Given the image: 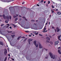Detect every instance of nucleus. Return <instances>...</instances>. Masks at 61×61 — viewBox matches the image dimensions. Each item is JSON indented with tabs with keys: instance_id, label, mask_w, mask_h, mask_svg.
I'll return each mask as SVG.
<instances>
[{
	"instance_id": "3c124183",
	"label": "nucleus",
	"mask_w": 61,
	"mask_h": 61,
	"mask_svg": "<svg viewBox=\"0 0 61 61\" xmlns=\"http://www.w3.org/2000/svg\"><path fill=\"white\" fill-rule=\"evenodd\" d=\"M10 16V19H11V16Z\"/></svg>"
},
{
	"instance_id": "2f4dec72",
	"label": "nucleus",
	"mask_w": 61,
	"mask_h": 61,
	"mask_svg": "<svg viewBox=\"0 0 61 61\" xmlns=\"http://www.w3.org/2000/svg\"><path fill=\"white\" fill-rule=\"evenodd\" d=\"M48 57V56H47L46 57H45V58H46V59H47Z\"/></svg>"
},
{
	"instance_id": "20e7f679",
	"label": "nucleus",
	"mask_w": 61,
	"mask_h": 61,
	"mask_svg": "<svg viewBox=\"0 0 61 61\" xmlns=\"http://www.w3.org/2000/svg\"><path fill=\"white\" fill-rule=\"evenodd\" d=\"M34 44V45L36 46V47H38V45L36 44V41H35L33 42Z\"/></svg>"
},
{
	"instance_id": "4be33fe9",
	"label": "nucleus",
	"mask_w": 61,
	"mask_h": 61,
	"mask_svg": "<svg viewBox=\"0 0 61 61\" xmlns=\"http://www.w3.org/2000/svg\"><path fill=\"white\" fill-rule=\"evenodd\" d=\"M46 26H45L44 28L43 29V30H46Z\"/></svg>"
},
{
	"instance_id": "f257e3e1",
	"label": "nucleus",
	"mask_w": 61,
	"mask_h": 61,
	"mask_svg": "<svg viewBox=\"0 0 61 61\" xmlns=\"http://www.w3.org/2000/svg\"><path fill=\"white\" fill-rule=\"evenodd\" d=\"M1 1H2L3 2H7V3H8L9 2H10L12 1L13 2L14 1H15V0H0Z\"/></svg>"
},
{
	"instance_id": "864d4df0",
	"label": "nucleus",
	"mask_w": 61,
	"mask_h": 61,
	"mask_svg": "<svg viewBox=\"0 0 61 61\" xmlns=\"http://www.w3.org/2000/svg\"><path fill=\"white\" fill-rule=\"evenodd\" d=\"M22 20V19L21 18H20V21L21 20Z\"/></svg>"
},
{
	"instance_id": "0e129e2a",
	"label": "nucleus",
	"mask_w": 61,
	"mask_h": 61,
	"mask_svg": "<svg viewBox=\"0 0 61 61\" xmlns=\"http://www.w3.org/2000/svg\"><path fill=\"white\" fill-rule=\"evenodd\" d=\"M9 26H7L6 27V28H8V27H9Z\"/></svg>"
},
{
	"instance_id": "774afa93",
	"label": "nucleus",
	"mask_w": 61,
	"mask_h": 61,
	"mask_svg": "<svg viewBox=\"0 0 61 61\" xmlns=\"http://www.w3.org/2000/svg\"><path fill=\"white\" fill-rule=\"evenodd\" d=\"M19 17H22V16H21V15H19Z\"/></svg>"
},
{
	"instance_id": "37998d69",
	"label": "nucleus",
	"mask_w": 61,
	"mask_h": 61,
	"mask_svg": "<svg viewBox=\"0 0 61 61\" xmlns=\"http://www.w3.org/2000/svg\"><path fill=\"white\" fill-rule=\"evenodd\" d=\"M41 2H44V0H42L41 1Z\"/></svg>"
},
{
	"instance_id": "412c9836",
	"label": "nucleus",
	"mask_w": 61,
	"mask_h": 61,
	"mask_svg": "<svg viewBox=\"0 0 61 61\" xmlns=\"http://www.w3.org/2000/svg\"><path fill=\"white\" fill-rule=\"evenodd\" d=\"M6 59H7V57H6L5 58L4 61H6Z\"/></svg>"
},
{
	"instance_id": "aec40b11",
	"label": "nucleus",
	"mask_w": 61,
	"mask_h": 61,
	"mask_svg": "<svg viewBox=\"0 0 61 61\" xmlns=\"http://www.w3.org/2000/svg\"><path fill=\"white\" fill-rule=\"evenodd\" d=\"M31 22H35V20H31Z\"/></svg>"
},
{
	"instance_id": "b1692460",
	"label": "nucleus",
	"mask_w": 61,
	"mask_h": 61,
	"mask_svg": "<svg viewBox=\"0 0 61 61\" xmlns=\"http://www.w3.org/2000/svg\"><path fill=\"white\" fill-rule=\"evenodd\" d=\"M57 32H59V31H60V29H59V28L58 29V30H57Z\"/></svg>"
},
{
	"instance_id": "ea45409f",
	"label": "nucleus",
	"mask_w": 61,
	"mask_h": 61,
	"mask_svg": "<svg viewBox=\"0 0 61 61\" xmlns=\"http://www.w3.org/2000/svg\"><path fill=\"white\" fill-rule=\"evenodd\" d=\"M39 35L40 36H42V35L40 34H39Z\"/></svg>"
},
{
	"instance_id": "39448f33",
	"label": "nucleus",
	"mask_w": 61,
	"mask_h": 61,
	"mask_svg": "<svg viewBox=\"0 0 61 61\" xmlns=\"http://www.w3.org/2000/svg\"><path fill=\"white\" fill-rule=\"evenodd\" d=\"M33 39H29L28 40V42L29 44V45H30V42L33 41Z\"/></svg>"
},
{
	"instance_id": "680f3d73",
	"label": "nucleus",
	"mask_w": 61,
	"mask_h": 61,
	"mask_svg": "<svg viewBox=\"0 0 61 61\" xmlns=\"http://www.w3.org/2000/svg\"><path fill=\"white\" fill-rule=\"evenodd\" d=\"M52 28H53V29H54V28H55V27H52Z\"/></svg>"
},
{
	"instance_id": "4c0bfd02",
	"label": "nucleus",
	"mask_w": 61,
	"mask_h": 61,
	"mask_svg": "<svg viewBox=\"0 0 61 61\" xmlns=\"http://www.w3.org/2000/svg\"><path fill=\"white\" fill-rule=\"evenodd\" d=\"M14 18H15V17H16V16L14 15L13 16Z\"/></svg>"
},
{
	"instance_id": "5701e85b",
	"label": "nucleus",
	"mask_w": 61,
	"mask_h": 61,
	"mask_svg": "<svg viewBox=\"0 0 61 61\" xmlns=\"http://www.w3.org/2000/svg\"><path fill=\"white\" fill-rule=\"evenodd\" d=\"M17 20H18V18H15V21H17Z\"/></svg>"
},
{
	"instance_id": "c756f323",
	"label": "nucleus",
	"mask_w": 61,
	"mask_h": 61,
	"mask_svg": "<svg viewBox=\"0 0 61 61\" xmlns=\"http://www.w3.org/2000/svg\"><path fill=\"white\" fill-rule=\"evenodd\" d=\"M25 32H26V33H29V31H25Z\"/></svg>"
},
{
	"instance_id": "8fccbe9b",
	"label": "nucleus",
	"mask_w": 61,
	"mask_h": 61,
	"mask_svg": "<svg viewBox=\"0 0 61 61\" xmlns=\"http://www.w3.org/2000/svg\"><path fill=\"white\" fill-rule=\"evenodd\" d=\"M24 3H25V2H23L22 4V5H23V4H24Z\"/></svg>"
},
{
	"instance_id": "4468645a",
	"label": "nucleus",
	"mask_w": 61,
	"mask_h": 61,
	"mask_svg": "<svg viewBox=\"0 0 61 61\" xmlns=\"http://www.w3.org/2000/svg\"><path fill=\"white\" fill-rule=\"evenodd\" d=\"M57 14L58 15H60L61 14V12H60L58 11L57 12Z\"/></svg>"
},
{
	"instance_id": "de8ad7c7",
	"label": "nucleus",
	"mask_w": 61,
	"mask_h": 61,
	"mask_svg": "<svg viewBox=\"0 0 61 61\" xmlns=\"http://www.w3.org/2000/svg\"><path fill=\"white\" fill-rule=\"evenodd\" d=\"M49 36L50 37V38H52V36Z\"/></svg>"
},
{
	"instance_id": "09e8293b",
	"label": "nucleus",
	"mask_w": 61,
	"mask_h": 61,
	"mask_svg": "<svg viewBox=\"0 0 61 61\" xmlns=\"http://www.w3.org/2000/svg\"><path fill=\"white\" fill-rule=\"evenodd\" d=\"M15 27H16V25H15L14 26V28H15Z\"/></svg>"
},
{
	"instance_id": "f8f14e48",
	"label": "nucleus",
	"mask_w": 61,
	"mask_h": 61,
	"mask_svg": "<svg viewBox=\"0 0 61 61\" xmlns=\"http://www.w3.org/2000/svg\"><path fill=\"white\" fill-rule=\"evenodd\" d=\"M0 44L1 45H2V46H3V45H4L3 43L1 41L0 42Z\"/></svg>"
},
{
	"instance_id": "393cba45",
	"label": "nucleus",
	"mask_w": 61,
	"mask_h": 61,
	"mask_svg": "<svg viewBox=\"0 0 61 61\" xmlns=\"http://www.w3.org/2000/svg\"><path fill=\"white\" fill-rule=\"evenodd\" d=\"M50 43L51 44V45H53V42L51 41L50 42Z\"/></svg>"
},
{
	"instance_id": "6e6d98bb",
	"label": "nucleus",
	"mask_w": 61,
	"mask_h": 61,
	"mask_svg": "<svg viewBox=\"0 0 61 61\" xmlns=\"http://www.w3.org/2000/svg\"><path fill=\"white\" fill-rule=\"evenodd\" d=\"M58 29V27H57L56 28V30H57Z\"/></svg>"
},
{
	"instance_id": "7c9ffc66",
	"label": "nucleus",
	"mask_w": 61,
	"mask_h": 61,
	"mask_svg": "<svg viewBox=\"0 0 61 61\" xmlns=\"http://www.w3.org/2000/svg\"><path fill=\"white\" fill-rule=\"evenodd\" d=\"M26 39H25L23 41V42H25L26 41Z\"/></svg>"
},
{
	"instance_id": "72a5a7b5",
	"label": "nucleus",
	"mask_w": 61,
	"mask_h": 61,
	"mask_svg": "<svg viewBox=\"0 0 61 61\" xmlns=\"http://www.w3.org/2000/svg\"><path fill=\"white\" fill-rule=\"evenodd\" d=\"M51 6H52V8H54V6H53V5H51Z\"/></svg>"
},
{
	"instance_id": "6e6552de",
	"label": "nucleus",
	"mask_w": 61,
	"mask_h": 61,
	"mask_svg": "<svg viewBox=\"0 0 61 61\" xmlns=\"http://www.w3.org/2000/svg\"><path fill=\"white\" fill-rule=\"evenodd\" d=\"M3 17L4 19H6V16H5L4 15H3Z\"/></svg>"
},
{
	"instance_id": "2eb2a0df",
	"label": "nucleus",
	"mask_w": 61,
	"mask_h": 61,
	"mask_svg": "<svg viewBox=\"0 0 61 61\" xmlns=\"http://www.w3.org/2000/svg\"><path fill=\"white\" fill-rule=\"evenodd\" d=\"M22 17L23 18H24V19H25V20H26V21H27V19H26V18H25V17L23 16V17Z\"/></svg>"
},
{
	"instance_id": "1a4fd4ad",
	"label": "nucleus",
	"mask_w": 61,
	"mask_h": 61,
	"mask_svg": "<svg viewBox=\"0 0 61 61\" xmlns=\"http://www.w3.org/2000/svg\"><path fill=\"white\" fill-rule=\"evenodd\" d=\"M46 39L47 40H50V38H49V37H47L46 38Z\"/></svg>"
},
{
	"instance_id": "4d7b16f0",
	"label": "nucleus",
	"mask_w": 61,
	"mask_h": 61,
	"mask_svg": "<svg viewBox=\"0 0 61 61\" xmlns=\"http://www.w3.org/2000/svg\"><path fill=\"white\" fill-rule=\"evenodd\" d=\"M37 6H39V4H37Z\"/></svg>"
},
{
	"instance_id": "9d476101",
	"label": "nucleus",
	"mask_w": 61,
	"mask_h": 61,
	"mask_svg": "<svg viewBox=\"0 0 61 61\" xmlns=\"http://www.w3.org/2000/svg\"><path fill=\"white\" fill-rule=\"evenodd\" d=\"M36 32V31H35L34 32V33L35 34V35H37L38 34V32H37V33Z\"/></svg>"
},
{
	"instance_id": "f704fd0d",
	"label": "nucleus",
	"mask_w": 61,
	"mask_h": 61,
	"mask_svg": "<svg viewBox=\"0 0 61 61\" xmlns=\"http://www.w3.org/2000/svg\"><path fill=\"white\" fill-rule=\"evenodd\" d=\"M50 1H48V4H50Z\"/></svg>"
},
{
	"instance_id": "a211bd4d",
	"label": "nucleus",
	"mask_w": 61,
	"mask_h": 61,
	"mask_svg": "<svg viewBox=\"0 0 61 61\" xmlns=\"http://www.w3.org/2000/svg\"><path fill=\"white\" fill-rule=\"evenodd\" d=\"M22 36H20L18 37V38H17V40H18L20 38H21Z\"/></svg>"
},
{
	"instance_id": "58836bf2",
	"label": "nucleus",
	"mask_w": 61,
	"mask_h": 61,
	"mask_svg": "<svg viewBox=\"0 0 61 61\" xmlns=\"http://www.w3.org/2000/svg\"><path fill=\"white\" fill-rule=\"evenodd\" d=\"M11 59L13 60V61H15V60L13 58H11Z\"/></svg>"
},
{
	"instance_id": "bf43d9fd",
	"label": "nucleus",
	"mask_w": 61,
	"mask_h": 61,
	"mask_svg": "<svg viewBox=\"0 0 61 61\" xmlns=\"http://www.w3.org/2000/svg\"><path fill=\"white\" fill-rule=\"evenodd\" d=\"M29 36L30 37H31V35H29Z\"/></svg>"
},
{
	"instance_id": "c85d7f7f",
	"label": "nucleus",
	"mask_w": 61,
	"mask_h": 61,
	"mask_svg": "<svg viewBox=\"0 0 61 61\" xmlns=\"http://www.w3.org/2000/svg\"><path fill=\"white\" fill-rule=\"evenodd\" d=\"M51 11H52V13H54L55 12H54V11H53V10L52 11V10H51Z\"/></svg>"
},
{
	"instance_id": "e433bc0d",
	"label": "nucleus",
	"mask_w": 61,
	"mask_h": 61,
	"mask_svg": "<svg viewBox=\"0 0 61 61\" xmlns=\"http://www.w3.org/2000/svg\"><path fill=\"white\" fill-rule=\"evenodd\" d=\"M48 21H47L46 22V23H46V25H47V23H48Z\"/></svg>"
},
{
	"instance_id": "0eeeda50",
	"label": "nucleus",
	"mask_w": 61,
	"mask_h": 61,
	"mask_svg": "<svg viewBox=\"0 0 61 61\" xmlns=\"http://www.w3.org/2000/svg\"><path fill=\"white\" fill-rule=\"evenodd\" d=\"M39 47L40 48H43V46H42L41 44L40 43H39Z\"/></svg>"
},
{
	"instance_id": "338daca9",
	"label": "nucleus",
	"mask_w": 61,
	"mask_h": 61,
	"mask_svg": "<svg viewBox=\"0 0 61 61\" xmlns=\"http://www.w3.org/2000/svg\"><path fill=\"white\" fill-rule=\"evenodd\" d=\"M30 35H33V34L31 33L30 34Z\"/></svg>"
},
{
	"instance_id": "603ef678",
	"label": "nucleus",
	"mask_w": 61,
	"mask_h": 61,
	"mask_svg": "<svg viewBox=\"0 0 61 61\" xmlns=\"http://www.w3.org/2000/svg\"><path fill=\"white\" fill-rule=\"evenodd\" d=\"M25 38V37L23 36V37H21V38Z\"/></svg>"
},
{
	"instance_id": "bb28decb",
	"label": "nucleus",
	"mask_w": 61,
	"mask_h": 61,
	"mask_svg": "<svg viewBox=\"0 0 61 61\" xmlns=\"http://www.w3.org/2000/svg\"><path fill=\"white\" fill-rule=\"evenodd\" d=\"M5 22L6 23H8V21L6 20H5Z\"/></svg>"
},
{
	"instance_id": "423d86ee",
	"label": "nucleus",
	"mask_w": 61,
	"mask_h": 61,
	"mask_svg": "<svg viewBox=\"0 0 61 61\" xmlns=\"http://www.w3.org/2000/svg\"><path fill=\"white\" fill-rule=\"evenodd\" d=\"M59 43V42L58 41H57L55 42V46H56Z\"/></svg>"
},
{
	"instance_id": "a18cd8bd",
	"label": "nucleus",
	"mask_w": 61,
	"mask_h": 61,
	"mask_svg": "<svg viewBox=\"0 0 61 61\" xmlns=\"http://www.w3.org/2000/svg\"><path fill=\"white\" fill-rule=\"evenodd\" d=\"M8 56H10V54H8Z\"/></svg>"
},
{
	"instance_id": "7ed1b4c3",
	"label": "nucleus",
	"mask_w": 61,
	"mask_h": 61,
	"mask_svg": "<svg viewBox=\"0 0 61 61\" xmlns=\"http://www.w3.org/2000/svg\"><path fill=\"white\" fill-rule=\"evenodd\" d=\"M4 54L5 56H6L7 55V51L6 49H5L4 50Z\"/></svg>"
},
{
	"instance_id": "c9c22d12",
	"label": "nucleus",
	"mask_w": 61,
	"mask_h": 61,
	"mask_svg": "<svg viewBox=\"0 0 61 61\" xmlns=\"http://www.w3.org/2000/svg\"><path fill=\"white\" fill-rule=\"evenodd\" d=\"M9 58H11V57H10V56H9V57H8V60H9Z\"/></svg>"
},
{
	"instance_id": "ddd939ff",
	"label": "nucleus",
	"mask_w": 61,
	"mask_h": 61,
	"mask_svg": "<svg viewBox=\"0 0 61 61\" xmlns=\"http://www.w3.org/2000/svg\"><path fill=\"white\" fill-rule=\"evenodd\" d=\"M58 53H59V54H61V51H60V50H58Z\"/></svg>"
},
{
	"instance_id": "9b49d317",
	"label": "nucleus",
	"mask_w": 61,
	"mask_h": 61,
	"mask_svg": "<svg viewBox=\"0 0 61 61\" xmlns=\"http://www.w3.org/2000/svg\"><path fill=\"white\" fill-rule=\"evenodd\" d=\"M61 35H60V36H58V39H59V40H60V37H61Z\"/></svg>"
},
{
	"instance_id": "f3484780",
	"label": "nucleus",
	"mask_w": 61,
	"mask_h": 61,
	"mask_svg": "<svg viewBox=\"0 0 61 61\" xmlns=\"http://www.w3.org/2000/svg\"><path fill=\"white\" fill-rule=\"evenodd\" d=\"M11 36H12V38H14V37L15 36V35H11Z\"/></svg>"
},
{
	"instance_id": "f03ea898",
	"label": "nucleus",
	"mask_w": 61,
	"mask_h": 61,
	"mask_svg": "<svg viewBox=\"0 0 61 61\" xmlns=\"http://www.w3.org/2000/svg\"><path fill=\"white\" fill-rule=\"evenodd\" d=\"M49 54L51 58H53V59H54L55 58H56L55 55H53L51 53V52H50Z\"/></svg>"
},
{
	"instance_id": "c03bdc74",
	"label": "nucleus",
	"mask_w": 61,
	"mask_h": 61,
	"mask_svg": "<svg viewBox=\"0 0 61 61\" xmlns=\"http://www.w3.org/2000/svg\"><path fill=\"white\" fill-rule=\"evenodd\" d=\"M42 32H43L44 33H45V32H46V30H43Z\"/></svg>"
},
{
	"instance_id": "dca6fc26",
	"label": "nucleus",
	"mask_w": 61,
	"mask_h": 61,
	"mask_svg": "<svg viewBox=\"0 0 61 61\" xmlns=\"http://www.w3.org/2000/svg\"><path fill=\"white\" fill-rule=\"evenodd\" d=\"M33 25L34 27L36 26V24L35 23H34L33 24Z\"/></svg>"
},
{
	"instance_id": "a19ab883",
	"label": "nucleus",
	"mask_w": 61,
	"mask_h": 61,
	"mask_svg": "<svg viewBox=\"0 0 61 61\" xmlns=\"http://www.w3.org/2000/svg\"><path fill=\"white\" fill-rule=\"evenodd\" d=\"M7 32L8 33H12V31H7Z\"/></svg>"
},
{
	"instance_id": "5fc2aeb1",
	"label": "nucleus",
	"mask_w": 61,
	"mask_h": 61,
	"mask_svg": "<svg viewBox=\"0 0 61 61\" xmlns=\"http://www.w3.org/2000/svg\"><path fill=\"white\" fill-rule=\"evenodd\" d=\"M46 6H47V7H48V4H46Z\"/></svg>"
},
{
	"instance_id": "473e14b6",
	"label": "nucleus",
	"mask_w": 61,
	"mask_h": 61,
	"mask_svg": "<svg viewBox=\"0 0 61 61\" xmlns=\"http://www.w3.org/2000/svg\"><path fill=\"white\" fill-rule=\"evenodd\" d=\"M24 39V38H23L21 39V40H20V41H23V40Z\"/></svg>"
},
{
	"instance_id": "e2e57ef3",
	"label": "nucleus",
	"mask_w": 61,
	"mask_h": 61,
	"mask_svg": "<svg viewBox=\"0 0 61 61\" xmlns=\"http://www.w3.org/2000/svg\"><path fill=\"white\" fill-rule=\"evenodd\" d=\"M12 25H13V26H14V25H15V24H12Z\"/></svg>"
},
{
	"instance_id": "49530a36",
	"label": "nucleus",
	"mask_w": 61,
	"mask_h": 61,
	"mask_svg": "<svg viewBox=\"0 0 61 61\" xmlns=\"http://www.w3.org/2000/svg\"><path fill=\"white\" fill-rule=\"evenodd\" d=\"M10 29H12V27L11 26H10Z\"/></svg>"
},
{
	"instance_id": "79ce46f5",
	"label": "nucleus",
	"mask_w": 61,
	"mask_h": 61,
	"mask_svg": "<svg viewBox=\"0 0 61 61\" xmlns=\"http://www.w3.org/2000/svg\"><path fill=\"white\" fill-rule=\"evenodd\" d=\"M4 25V24H2L1 25V26H3V25Z\"/></svg>"
},
{
	"instance_id": "cd10ccee",
	"label": "nucleus",
	"mask_w": 61,
	"mask_h": 61,
	"mask_svg": "<svg viewBox=\"0 0 61 61\" xmlns=\"http://www.w3.org/2000/svg\"><path fill=\"white\" fill-rule=\"evenodd\" d=\"M12 8V7H10L9 8V9H10V10L11 11V9Z\"/></svg>"
},
{
	"instance_id": "052dcab7",
	"label": "nucleus",
	"mask_w": 61,
	"mask_h": 61,
	"mask_svg": "<svg viewBox=\"0 0 61 61\" xmlns=\"http://www.w3.org/2000/svg\"><path fill=\"white\" fill-rule=\"evenodd\" d=\"M46 1H44V4H45V3H46Z\"/></svg>"
},
{
	"instance_id": "6ab92c4d",
	"label": "nucleus",
	"mask_w": 61,
	"mask_h": 61,
	"mask_svg": "<svg viewBox=\"0 0 61 61\" xmlns=\"http://www.w3.org/2000/svg\"><path fill=\"white\" fill-rule=\"evenodd\" d=\"M6 18L7 19H10V17H9V16L8 17L7 16L6 17Z\"/></svg>"
},
{
	"instance_id": "69168bd1",
	"label": "nucleus",
	"mask_w": 61,
	"mask_h": 61,
	"mask_svg": "<svg viewBox=\"0 0 61 61\" xmlns=\"http://www.w3.org/2000/svg\"><path fill=\"white\" fill-rule=\"evenodd\" d=\"M45 50H46V51H47V50L46 49H44Z\"/></svg>"
},
{
	"instance_id": "13d9d810",
	"label": "nucleus",
	"mask_w": 61,
	"mask_h": 61,
	"mask_svg": "<svg viewBox=\"0 0 61 61\" xmlns=\"http://www.w3.org/2000/svg\"><path fill=\"white\" fill-rule=\"evenodd\" d=\"M6 25H9V24H7Z\"/></svg>"
},
{
	"instance_id": "a878e982",
	"label": "nucleus",
	"mask_w": 61,
	"mask_h": 61,
	"mask_svg": "<svg viewBox=\"0 0 61 61\" xmlns=\"http://www.w3.org/2000/svg\"><path fill=\"white\" fill-rule=\"evenodd\" d=\"M46 42L47 43H50V42H49V41H46Z\"/></svg>"
}]
</instances>
